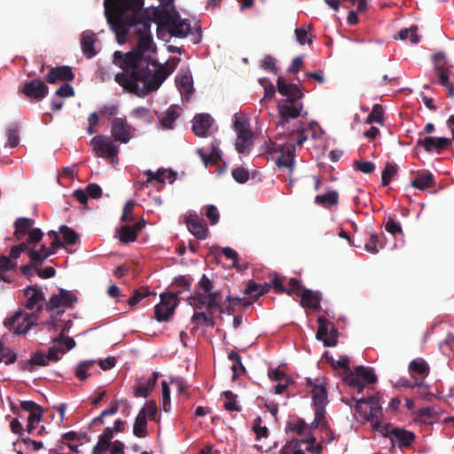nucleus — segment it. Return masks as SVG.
I'll use <instances>...</instances> for the list:
<instances>
[{
	"label": "nucleus",
	"instance_id": "f257e3e1",
	"mask_svg": "<svg viewBox=\"0 0 454 454\" xmlns=\"http://www.w3.org/2000/svg\"><path fill=\"white\" fill-rule=\"evenodd\" d=\"M144 0H117L114 7L117 11L111 12V20L107 21L115 33L117 42L125 43L128 35H138L136 47L130 51L122 53L116 51L113 62L122 69L115 74L114 81L125 90L145 97L156 91L163 82L176 68L179 58L172 59V63L157 66L147 52L156 50L151 35L152 20L142 11Z\"/></svg>",
	"mask_w": 454,
	"mask_h": 454
},
{
	"label": "nucleus",
	"instance_id": "f03ea898",
	"mask_svg": "<svg viewBox=\"0 0 454 454\" xmlns=\"http://www.w3.org/2000/svg\"><path fill=\"white\" fill-rule=\"evenodd\" d=\"M24 295L27 299L25 307L28 309L35 308V311L32 313H24L21 309L15 312L13 316L4 320V325L12 328L17 325L15 329L16 334L27 333L30 328L36 325L39 314L43 310V301L44 294L41 288L36 286H28L24 290Z\"/></svg>",
	"mask_w": 454,
	"mask_h": 454
},
{
	"label": "nucleus",
	"instance_id": "7ed1b4c3",
	"mask_svg": "<svg viewBox=\"0 0 454 454\" xmlns=\"http://www.w3.org/2000/svg\"><path fill=\"white\" fill-rule=\"evenodd\" d=\"M373 428L381 433L384 437L388 438L393 447L397 445L400 449H409L415 441L414 433L404 428L395 427L390 424L382 425L380 421H376Z\"/></svg>",
	"mask_w": 454,
	"mask_h": 454
},
{
	"label": "nucleus",
	"instance_id": "20e7f679",
	"mask_svg": "<svg viewBox=\"0 0 454 454\" xmlns=\"http://www.w3.org/2000/svg\"><path fill=\"white\" fill-rule=\"evenodd\" d=\"M160 23L171 36L185 38L188 35L192 34V28L188 20L182 19L176 12H164L160 16Z\"/></svg>",
	"mask_w": 454,
	"mask_h": 454
},
{
	"label": "nucleus",
	"instance_id": "39448f33",
	"mask_svg": "<svg viewBox=\"0 0 454 454\" xmlns=\"http://www.w3.org/2000/svg\"><path fill=\"white\" fill-rule=\"evenodd\" d=\"M343 381L361 394L365 384H373L377 381V376L372 368L359 365L355 368L354 372L345 373Z\"/></svg>",
	"mask_w": 454,
	"mask_h": 454
},
{
	"label": "nucleus",
	"instance_id": "423d86ee",
	"mask_svg": "<svg viewBox=\"0 0 454 454\" xmlns=\"http://www.w3.org/2000/svg\"><path fill=\"white\" fill-rule=\"evenodd\" d=\"M355 410L361 417L367 421H372V425L382 417V408L380 405L379 396H370L367 398L356 399Z\"/></svg>",
	"mask_w": 454,
	"mask_h": 454
},
{
	"label": "nucleus",
	"instance_id": "0eeeda50",
	"mask_svg": "<svg viewBox=\"0 0 454 454\" xmlns=\"http://www.w3.org/2000/svg\"><path fill=\"white\" fill-rule=\"evenodd\" d=\"M90 146L96 157L118 160L119 146L114 145L111 137L97 135L90 140Z\"/></svg>",
	"mask_w": 454,
	"mask_h": 454
},
{
	"label": "nucleus",
	"instance_id": "6e6552de",
	"mask_svg": "<svg viewBox=\"0 0 454 454\" xmlns=\"http://www.w3.org/2000/svg\"><path fill=\"white\" fill-rule=\"evenodd\" d=\"M180 292L175 294L163 293L160 295V302L154 308V316L157 321L166 322L169 320L179 303L177 298Z\"/></svg>",
	"mask_w": 454,
	"mask_h": 454
},
{
	"label": "nucleus",
	"instance_id": "1a4fd4ad",
	"mask_svg": "<svg viewBox=\"0 0 454 454\" xmlns=\"http://www.w3.org/2000/svg\"><path fill=\"white\" fill-rule=\"evenodd\" d=\"M135 131L136 129L127 121L126 117H114L110 122L111 137L114 142L128 144Z\"/></svg>",
	"mask_w": 454,
	"mask_h": 454
},
{
	"label": "nucleus",
	"instance_id": "9d476101",
	"mask_svg": "<svg viewBox=\"0 0 454 454\" xmlns=\"http://www.w3.org/2000/svg\"><path fill=\"white\" fill-rule=\"evenodd\" d=\"M234 130L237 133L235 148L239 153H248L253 146V132L249 123L245 120L237 119L234 121Z\"/></svg>",
	"mask_w": 454,
	"mask_h": 454
},
{
	"label": "nucleus",
	"instance_id": "9b49d317",
	"mask_svg": "<svg viewBox=\"0 0 454 454\" xmlns=\"http://www.w3.org/2000/svg\"><path fill=\"white\" fill-rule=\"evenodd\" d=\"M49 92L47 85L40 79H34L26 82L23 86L19 89V93H22L26 98L35 100H42Z\"/></svg>",
	"mask_w": 454,
	"mask_h": 454
},
{
	"label": "nucleus",
	"instance_id": "f8f14e48",
	"mask_svg": "<svg viewBox=\"0 0 454 454\" xmlns=\"http://www.w3.org/2000/svg\"><path fill=\"white\" fill-rule=\"evenodd\" d=\"M306 385L310 388L312 401L315 406L326 405L328 403L325 378H317L315 380L307 378Z\"/></svg>",
	"mask_w": 454,
	"mask_h": 454
},
{
	"label": "nucleus",
	"instance_id": "ddd939ff",
	"mask_svg": "<svg viewBox=\"0 0 454 454\" xmlns=\"http://www.w3.org/2000/svg\"><path fill=\"white\" fill-rule=\"evenodd\" d=\"M277 89L278 93L285 97V99L281 102H299L301 101L304 96L300 86L295 83L286 82L281 76L277 80Z\"/></svg>",
	"mask_w": 454,
	"mask_h": 454
},
{
	"label": "nucleus",
	"instance_id": "4468645a",
	"mask_svg": "<svg viewBox=\"0 0 454 454\" xmlns=\"http://www.w3.org/2000/svg\"><path fill=\"white\" fill-rule=\"evenodd\" d=\"M281 118V124L288 122L291 119H296L301 114L303 104L301 101L279 102L278 105Z\"/></svg>",
	"mask_w": 454,
	"mask_h": 454
},
{
	"label": "nucleus",
	"instance_id": "2eb2a0df",
	"mask_svg": "<svg viewBox=\"0 0 454 454\" xmlns=\"http://www.w3.org/2000/svg\"><path fill=\"white\" fill-rule=\"evenodd\" d=\"M188 231L198 239H206L208 236V229L205 221L196 214H190L186 217Z\"/></svg>",
	"mask_w": 454,
	"mask_h": 454
},
{
	"label": "nucleus",
	"instance_id": "dca6fc26",
	"mask_svg": "<svg viewBox=\"0 0 454 454\" xmlns=\"http://www.w3.org/2000/svg\"><path fill=\"white\" fill-rule=\"evenodd\" d=\"M145 226L143 218L137 221L133 226L122 225L117 230L118 238L121 243L134 242L137 239V233Z\"/></svg>",
	"mask_w": 454,
	"mask_h": 454
},
{
	"label": "nucleus",
	"instance_id": "f3484780",
	"mask_svg": "<svg viewBox=\"0 0 454 454\" xmlns=\"http://www.w3.org/2000/svg\"><path fill=\"white\" fill-rule=\"evenodd\" d=\"M451 145V140L447 137H427L419 139L417 145L422 146L426 152L432 153L436 151L440 153L442 150L448 148Z\"/></svg>",
	"mask_w": 454,
	"mask_h": 454
},
{
	"label": "nucleus",
	"instance_id": "a211bd4d",
	"mask_svg": "<svg viewBox=\"0 0 454 454\" xmlns=\"http://www.w3.org/2000/svg\"><path fill=\"white\" fill-rule=\"evenodd\" d=\"M74 79V74L68 66H59L52 67L47 74L45 81L48 83H56L59 81L61 82H72Z\"/></svg>",
	"mask_w": 454,
	"mask_h": 454
},
{
	"label": "nucleus",
	"instance_id": "6ab92c4d",
	"mask_svg": "<svg viewBox=\"0 0 454 454\" xmlns=\"http://www.w3.org/2000/svg\"><path fill=\"white\" fill-rule=\"evenodd\" d=\"M213 122L214 119L208 114H196L192 121V131L196 136L205 137Z\"/></svg>",
	"mask_w": 454,
	"mask_h": 454
},
{
	"label": "nucleus",
	"instance_id": "aec40b11",
	"mask_svg": "<svg viewBox=\"0 0 454 454\" xmlns=\"http://www.w3.org/2000/svg\"><path fill=\"white\" fill-rule=\"evenodd\" d=\"M299 297L301 298L300 304L301 307L314 311H318L321 309V294L319 292H314L305 287Z\"/></svg>",
	"mask_w": 454,
	"mask_h": 454
},
{
	"label": "nucleus",
	"instance_id": "412c9836",
	"mask_svg": "<svg viewBox=\"0 0 454 454\" xmlns=\"http://www.w3.org/2000/svg\"><path fill=\"white\" fill-rule=\"evenodd\" d=\"M35 221L28 217H19L14 222V236L18 240L23 239L25 236L35 229L34 228Z\"/></svg>",
	"mask_w": 454,
	"mask_h": 454
},
{
	"label": "nucleus",
	"instance_id": "4be33fe9",
	"mask_svg": "<svg viewBox=\"0 0 454 454\" xmlns=\"http://www.w3.org/2000/svg\"><path fill=\"white\" fill-rule=\"evenodd\" d=\"M295 160V148L294 145L285 146L280 155L276 160L278 168H287L293 171Z\"/></svg>",
	"mask_w": 454,
	"mask_h": 454
},
{
	"label": "nucleus",
	"instance_id": "5701e85b",
	"mask_svg": "<svg viewBox=\"0 0 454 454\" xmlns=\"http://www.w3.org/2000/svg\"><path fill=\"white\" fill-rule=\"evenodd\" d=\"M145 175L147 176L146 183L155 181L159 184H164L168 180L172 184L176 178V173L168 169H158L156 172L146 170Z\"/></svg>",
	"mask_w": 454,
	"mask_h": 454
},
{
	"label": "nucleus",
	"instance_id": "b1692460",
	"mask_svg": "<svg viewBox=\"0 0 454 454\" xmlns=\"http://www.w3.org/2000/svg\"><path fill=\"white\" fill-rule=\"evenodd\" d=\"M49 364L46 355L43 351H38L31 356L27 361L20 362L19 365L22 371L33 372L35 366H46Z\"/></svg>",
	"mask_w": 454,
	"mask_h": 454
},
{
	"label": "nucleus",
	"instance_id": "393cba45",
	"mask_svg": "<svg viewBox=\"0 0 454 454\" xmlns=\"http://www.w3.org/2000/svg\"><path fill=\"white\" fill-rule=\"evenodd\" d=\"M20 407L23 411L29 412L27 422L35 424L41 421L43 416V408L33 401H22Z\"/></svg>",
	"mask_w": 454,
	"mask_h": 454
},
{
	"label": "nucleus",
	"instance_id": "a878e982",
	"mask_svg": "<svg viewBox=\"0 0 454 454\" xmlns=\"http://www.w3.org/2000/svg\"><path fill=\"white\" fill-rule=\"evenodd\" d=\"M96 42V35L93 32L86 30L82 34L81 46L83 54L88 58L91 59L96 55L94 44Z\"/></svg>",
	"mask_w": 454,
	"mask_h": 454
},
{
	"label": "nucleus",
	"instance_id": "bb28decb",
	"mask_svg": "<svg viewBox=\"0 0 454 454\" xmlns=\"http://www.w3.org/2000/svg\"><path fill=\"white\" fill-rule=\"evenodd\" d=\"M133 434L138 438H144L148 434L145 409H141L137 415L133 426Z\"/></svg>",
	"mask_w": 454,
	"mask_h": 454
},
{
	"label": "nucleus",
	"instance_id": "cd10ccee",
	"mask_svg": "<svg viewBox=\"0 0 454 454\" xmlns=\"http://www.w3.org/2000/svg\"><path fill=\"white\" fill-rule=\"evenodd\" d=\"M43 237V232L40 229H35L27 238V241L21 242L19 245L15 246L18 250L22 253H27L29 256V250L32 247H35V245L42 240Z\"/></svg>",
	"mask_w": 454,
	"mask_h": 454
},
{
	"label": "nucleus",
	"instance_id": "c85d7f7f",
	"mask_svg": "<svg viewBox=\"0 0 454 454\" xmlns=\"http://www.w3.org/2000/svg\"><path fill=\"white\" fill-rule=\"evenodd\" d=\"M51 254H53V251H51V249L43 244L41 245L39 250H36L35 247L29 250V259L35 267H38V265L42 264L44 260Z\"/></svg>",
	"mask_w": 454,
	"mask_h": 454
},
{
	"label": "nucleus",
	"instance_id": "c756f323",
	"mask_svg": "<svg viewBox=\"0 0 454 454\" xmlns=\"http://www.w3.org/2000/svg\"><path fill=\"white\" fill-rule=\"evenodd\" d=\"M180 116L178 107L176 105L170 106L160 117L161 126L164 129H173L174 122Z\"/></svg>",
	"mask_w": 454,
	"mask_h": 454
},
{
	"label": "nucleus",
	"instance_id": "7c9ffc66",
	"mask_svg": "<svg viewBox=\"0 0 454 454\" xmlns=\"http://www.w3.org/2000/svg\"><path fill=\"white\" fill-rule=\"evenodd\" d=\"M411 186L419 190L432 188L435 185L434 176L431 172L420 173L411 181Z\"/></svg>",
	"mask_w": 454,
	"mask_h": 454
},
{
	"label": "nucleus",
	"instance_id": "2f4dec72",
	"mask_svg": "<svg viewBox=\"0 0 454 454\" xmlns=\"http://www.w3.org/2000/svg\"><path fill=\"white\" fill-rule=\"evenodd\" d=\"M17 266V262L12 261V259L8 258L6 255L0 254V281L11 283L12 280L7 275V272L16 270Z\"/></svg>",
	"mask_w": 454,
	"mask_h": 454
},
{
	"label": "nucleus",
	"instance_id": "473e14b6",
	"mask_svg": "<svg viewBox=\"0 0 454 454\" xmlns=\"http://www.w3.org/2000/svg\"><path fill=\"white\" fill-rule=\"evenodd\" d=\"M339 202V194L336 191H329L315 197V203L324 207H331Z\"/></svg>",
	"mask_w": 454,
	"mask_h": 454
},
{
	"label": "nucleus",
	"instance_id": "72a5a7b5",
	"mask_svg": "<svg viewBox=\"0 0 454 454\" xmlns=\"http://www.w3.org/2000/svg\"><path fill=\"white\" fill-rule=\"evenodd\" d=\"M113 437L114 429L112 427H106L104 432L99 435L98 441L93 449L106 452L112 445L111 440Z\"/></svg>",
	"mask_w": 454,
	"mask_h": 454
},
{
	"label": "nucleus",
	"instance_id": "f704fd0d",
	"mask_svg": "<svg viewBox=\"0 0 454 454\" xmlns=\"http://www.w3.org/2000/svg\"><path fill=\"white\" fill-rule=\"evenodd\" d=\"M176 82L182 94L187 95L192 92V76L189 72L178 75Z\"/></svg>",
	"mask_w": 454,
	"mask_h": 454
},
{
	"label": "nucleus",
	"instance_id": "c9c22d12",
	"mask_svg": "<svg viewBox=\"0 0 454 454\" xmlns=\"http://www.w3.org/2000/svg\"><path fill=\"white\" fill-rule=\"evenodd\" d=\"M95 364L96 361L94 360H85L79 363L74 371L75 376L82 381L87 380L91 375L89 371L95 366Z\"/></svg>",
	"mask_w": 454,
	"mask_h": 454
},
{
	"label": "nucleus",
	"instance_id": "e433bc0d",
	"mask_svg": "<svg viewBox=\"0 0 454 454\" xmlns=\"http://www.w3.org/2000/svg\"><path fill=\"white\" fill-rule=\"evenodd\" d=\"M271 282L270 283H265L264 285L261 286V285H258L256 284L255 282H253V281H250L248 284H247V286L246 287L245 291H244V294H255V296L257 297V299L267 294L270 287H271Z\"/></svg>",
	"mask_w": 454,
	"mask_h": 454
},
{
	"label": "nucleus",
	"instance_id": "4c0bfd02",
	"mask_svg": "<svg viewBox=\"0 0 454 454\" xmlns=\"http://www.w3.org/2000/svg\"><path fill=\"white\" fill-rule=\"evenodd\" d=\"M325 406L326 405L315 406V419L312 424L310 425L312 429L321 427L325 430H328V422L325 419Z\"/></svg>",
	"mask_w": 454,
	"mask_h": 454
},
{
	"label": "nucleus",
	"instance_id": "58836bf2",
	"mask_svg": "<svg viewBox=\"0 0 454 454\" xmlns=\"http://www.w3.org/2000/svg\"><path fill=\"white\" fill-rule=\"evenodd\" d=\"M309 429H312L311 427L301 419L289 421L286 425V431L295 432L300 436L306 435Z\"/></svg>",
	"mask_w": 454,
	"mask_h": 454
},
{
	"label": "nucleus",
	"instance_id": "ea45409f",
	"mask_svg": "<svg viewBox=\"0 0 454 454\" xmlns=\"http://www.w3.org/2000/svg\"><path fill=\"white\" fill-rule=\"evenodd\" d=\"M397 174V166L395 163L387 162L381 173V184L387 186L392 178Z\"/></svg>",
	"mask_w": 454,
	"mask_h": 454
},
{
	"label": "nucleus",
	"instance_id": "a19ab883",
	"mask_svg": "<svg viewBox=\"0 0 454 454\" xmlns=\"http://www.w3.org/2000/svg\"><path fill=\"white\" fill-rule=\"evenodd\" d=\"M383 114L384 111L382 106L380 104H375L372 106V112L366 117L365 122L368 124L376 122L382 125L384 121Z\"/></svg>",
	"mask_w": 454,
	"mask_h": 454
},
{
	"label": "nucleus",
	"instance_id": "79ce46f5",
	"mask_svg": "<svg viewBox=\"0 0 454 454\" xmlns=\"http://www.w3.org/2000/svg\"><path fill=\"white\" fill-rule=\"evenodd\" d=\"M409 369L412 373L426 377L429 372V366L423 359L412 360Z\"/></svg>",
	"mask_w": 454,
	"mask_h": 454
},
{
	"label": "nucleus",
	"instance_id": "37998d69",
	"mask_svg": "<svg viewBox=\"0 0 454 454\" xmlns=\"http://www.w3.org/2000/svg\"><path fill=\"white\" fill-rule=\"evenodd\" d=\"M399 38L401 40L409 39L412 44H417L420 41L419 35H418V27L411 26L409 28H403L399 32Z\"/></svg>",
	"mask_w": 454,
	"mask_h": 454
},
{
	"label": "nucleus",
	"instance_id": "c03bdc74",
	"mask_svg": "<svg viewBox=\"0 0 454 454\" xmlns=\"http://www.w3.org/2000/svg\"><path fill=\"white\" fill-rule=\"evenodd\" d=\"M59 233L62 235L65 243L67 245H75L79 239V235L76 231L67 225H61L59 227Z\"/></svg>",
	"mask_w": 454,
	"mask_h": 454
},
{
	"label": "nucleus",
	"instance_id": "a18cd8bd",
	"mask_svg": "<svg viewBox=\"0 0 454 454\" xmlns=\"http://www.w3.org/2000/svg\"><path fill=\"white\" fill-rule=\"evenodd\" d=\"M223 396L225 398V403H224V408L226 411H240L241 408L240 406L237 403V395L233 394L231 391L228 390V391H224L223 392Z\"/></svg>",
	"mask_w": 454,
	"mask_h": 454
},
{
	"label": "nucleus",
	"instance_id": "49530a36",
	"mask_svg": "<svg viewBox=\"0 0 454 454\" xmlns=\"http://www.w3.org/2000/svg\"><path fill=\"white\" fill-rule=\"evenodd\" d=\"M318 329L317 332V339L322 340H325L328 336L329 326L332 325L326 318L319 317L317 318Z\"/></svg>",
	"mask_w": 454,
	"mask_h": 454
},
{
	"label": "nucleus",
	"instance_id": "de8ad7c7",
	"mask_svg": "<svg viewBox=\"0 0 454 454\" xmlns=\"http://www.w3.org/2000/svg\"><path fill=\"white\" fill-rule=\"evenodd\" d=\"M136 206V202L133 200H129L126 202L123 207L121 221L124 223H131L134 221L133 212Z\"/></svg>",
	"mask_w": 454,
	"mask_h": 454
},
{
	"label": "nucleus",
	"instance_id": "09e8293b",
	"mask_svg": "<svg viewBox=\"0 0 454 454\" xmlns=\"http://www.w3.org/2000/svg\"><path fill=\"white\" fill-rule=\"evenodd\" d=\"M305 289V287L300 283V281L296 278H290L287 283V286H286V292L285 294L288 295L295 294L297 296H300V294L302 293V291Z\"/></svg>",
	"mask_w": 454,
	"mask_h": 454
},
{
	"label": "nucleus",
	"instance_id": "8fccbe9b",
	"mask_svg": "<svg viewBox=\"0 0 454 454\" xmlns=\"http://www.w3.org/2000/svg\"><path fill=\"white\" fill-rule=\"evenodd\" d=\"M364 247L367 252L375 254L383 247V245L380 240V237L377 234H372Z\"/></svg>",
	"mask_w": 454,
	"mask_h": 454
},
{
	"label": "nucleus",
	"instance_id": "3c124183",
	"mask_svg": "<svg viewBox=\"0 0 454 454\" xmlns=\"http://www.w3.org/2000/svg\"><path fill=\"white\" fill-rule=\"evenodd\" d=\"M192 321L196 324L204 323L207 325L214 326L215 321L211 314L207 315L205 312H194L192 317Z\"/></svg>",
	"mask_w": 454,
	"mask_h": 454
},
{
	"label": "nucleus",
	"instance_id": "603ef678",
	"mask_svg": "<svg viewBox=\"0 0 454 454\" xmlns=\"http://www.w3.org/2000/svg\"><path fill=\"white\" fill-rule=\"evenodd\" d=\"M231 176L239 184H245L249 179V172L242 167H237L232 169Z\"/></svg>",
	"mask_w": 454,
	"mask_h": 454
},
{
	"label": "nucleus",
	"instance_id": "864d4df0",
	"mask_svg": "<svg viewBox=\"0 0 454 454\" xmlns=\"http://www.w3.org/2000/svg\"><path fill=\"white\" fill-rule=\"evenodd\" d=\"M417 415L419 420L431 424L432 422L428 419H434L437 415V411L432 407H424L417 411Z\"/></svg>",
	"mask_w": 454,
	"mask_h": 454
},
{
	"label": "nucleus",
	"instance_id": "5fc2aeb1",
	"mask_svg": "<svg viewBox=\"0 0 454 454\" xmlns=\"http://www.w3.org/2000/svg\"><path fill=\"white\" fill-rule=\"evenodd\" d=\"M190 305L196 309H202L204 306L207 307V297L205 294L197 292L194 295L188 298Z\"/></svg>",
	"mask_w": 454,
	"mask_h": 454
},
{
	"label": "nucleus",
	"instance_id": "6e6d98bb",
	"mask_svg": "<svg viewBox=\"0 0 454 454\" xmlns=\"http://www.w3.org/2000/svg\"><path fill=\"white\" fill-rule=\"evenodd\" d=\"M299 449H301V441L294 438L282 447L280 454H294Z\"/></svg>",
	"mask_w": 454,
	"mask_h": 454
},
{
	"label": "nucleus",
	"instance_id": "4d7b16f0",
	"mask_svg": "<svg viewBox=\"0 0 454 454\" xmlns=\"http://www.w3.org/2000/svg\"><path fill=\"white\" fill-rule=\"evenodd\" d=\"M261 424H262L261 417H257L256 419H254V425H253V431L256 434V439H259L262 437L266 438L269 435L268 428L264 426H261Z\"/></svg>",
	"mask_w": 454,
	"mask_h": 454
},
{
	"label": "nucleus",
	"instance_id": "13d9d810",
	"mask_svg": "<svg viewBox=\"0 0 454 454\" xmlns=\"http://www.w3.org/2000/svg\"><path fill=\"white\" fill-rule=\"evenodd\" d=\"M219 296H220L219 291H215V292L211 291L210 293L207 294V295H206L207 309L208 310L221 307L220 303L218 302Z\"/></svg>",
	"mask_w": 454,
	"mask_h": 454
},
{
	"label": "nucleus",
	"instance_id": "bf43d9fd",
	"mask_svg": "<svg viewBox=\"0 0 454 454\" xmlns=\"http://www.w3.org/2000/svg\"><path fill=\"white\" fill-rule=\"evenodd\" d=\"M219 296H220L219 291H215V292L211 291L210 293L207 294V295H206L207 309L208 310L221 307L220 303L218 302Z\"/></svg>",
	"mask_w": 454,
	"mask_h": 454
},
{
	"label": "nucleus",
	"instance_id": "052dcab7",
	"mask_svg": "<svg viewBox=\"0 0 454 454\" xmlns=\"http://www.w3.org/2000/svg\"><path fill=\"white\" fill-rule=\"evenodd\" d=\"M355 168L364 174H371L375 170V164L367 160H356Z\"/></svg>",
	"mask_w": 454,
	"mask_h": 454
},
{
	"label": "nucleus",
	"instance_id": "680f3d73",
	"mask_svg": "<svg viewBox=\"0 0 454 454\" xmlns=\"http://www.w3.org/2000/svg\"><path fill=\"white\" fill-rule=\"evenodd\" d=\"M205 215L208 218L211 225L216 224L220 217L219 212L215 205L206 207Z\"/></svg>",
	"mask_w": 454,
	"mask_h": 454
},
{
	"label": "nucleus",
	"instance_id": "e2e57ef3",
	"mask_svg": "<svg viewBox=\"0 0 454 454\" xmlns=\"http://www.w3.org/2000/svg\"><path fill=\"white\" fill-rule=\"evenodd\" d=\"M59 294L63 300V306L65 307H71L78 300L75 294L67 290L60 289Z\"/></svg>",
	"mask_w": 454,
	"mask_h": 454
},
{
	"label": "nucleus",
	"instance_id": "0e129e2a",
	"mask_svg": "<svg viewBox=\"0 0 454 454\" xmlns=\"http://www.w3.org/2000/svg\"><path fill=\"white\" fill-rule=\"evenodd\" d=\"M331 329L328 332V336L324 340L325 347H333L338 341V330L333 324L330 325Z\"/></svg>",
	"mask_w": 454,
	"mask_h": 454
},
{
	"label": "nucleus",
	"instance_id": "69168bd1",
	"mask_svg": "<svg viewBox=\"0 0 454 454\" xmlns=\"http://www.w3.org/2000/svg\"><path fill=\"white\" fill-rule=\"evenodd\" d=\"M99 113L107 119H114L118 113V106L116 104L105 105L100 107Z\"/></svg>",
	"mask_w": 454,
	"mask_h": 454
},
{
	"label": "nucleus",
	"instance_id": "338daca9",
	"mask_svg": "<svg viewBox=\"0 0 454 454\" xmlns=\"http://www.w3.org/2000/svg\"><path fill=\"white\" fill-rule=\"evenodd\" d=\"M385 229L387 232L391 233L392 235H396L398 233H402L403 230L401 227V224L395 221L392 217H388L386 224Z\"/></svg>",
	"mask_w": 454,
	"mask_h": 454
},
{
	"label": "nucleus",
	"instance_id": "774afa93",
	"mask_svg": "<svg viewBox=\"0 0 454 454\" xmlns=\"http://www.w3.org/2000/svg\"><path fill=\"white\" fill-rule=\"evenodd\" d=\"M20 143L19 129L16 126H12L8 129V145L12 148L16 147Z\"/></svg>",
	"mask_w": 454,
	"mask_h": 454
}]
</instances>
